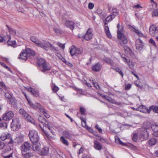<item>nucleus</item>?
Listing matches in <instances>:
<instances>
[{
  "instance_id": "f257e3e1",
  "label": "nucleus",
  "mask_w": 158,
  "mask_h": 158,
  "mask_svg": "<svg viewBox=\"0 0 158 158\" xmlns=\"http://www.w3.org/2000/svg\"><path fill=\"white\" fill-rule=\"evenodd\" d=\"M37 46L46 50H47L48 48L52 51H58V48H57L53 47L48 42L44 40L39 41V42L37 43Z\"/></svg>"
},
{
  "instance_id": "f03ea898",
  "label": "nucleus",
  "mask_w": 158,
  "mask_h": 158,
  "mask_svg": "<svg viewBox=\"0 0 158 158\" xmlns=\"http://www.w3.org/2000/svg\"><path fill=\"white\" fill-rule=\"evenodd\" d=\"M37 63L40 67L41 70L43 72L51 69V66L49 64L47 63L43 59L40 58L39 59Z\"/></svg>"
},
{
  "instance_id": "7ed1b4c3",
  "label": "nucleus",
  "mask_w": 158,
  "mask_h": 158,
  "mask_svg": "<svg viewBox=\"0 0 158 158\" xmlns=\"http://www.w3.org/2000/svg\"><path fill=\"white\" fill-rule=\"evenodd\" d=\"M118 30L117 36L118 38L120 39L123 44H126L127 43L128 41L127 37L123 34V28L122 27H120L118 23L117 25Z\"/></svg>"
},
{
  "instance_id": "20e7f679",
  "label": "nucleus",
  "mask_w": 158,
  "mask_h": 158,
  "mask_svg": "<svg viewBox=\"0 0 158 158\" xmlns=\"http://www.w3.org/2000/svg\"><path fill=\"white\" fill-rule=\"evenodd\" d=\"M29 136L30 140L33 143H37L39 141V138L38 132L35 130L30 131Z\"/></svg>"
},
{
  "instance_id": "39448f33",
  "label": "nucleus",
  "mask_w": 158,
  "mask_h": 158,
  "mask_svg": "<svg viewBox=\"0 0 158 158\" xmlns=\"http://www.w3.org/2000/svg\"><path fill=\"white\" fill-rule=\"evenodd\" d=\"M21 127L19 120L18 118H14L11 124V127L13 130H18Z\"/></svg>"
},
{
  "instance_id": "423d86ee",
  "label": "nucleus",
  "mask_w": 158,
  "mask_h": 158,
  "mask_svg": "<svg viewBox=\"0 0 158 158\" xmlns=\"http://www.w3.org/2000/svg\"><path fill=\"white\" fill-rule=\"evenodd\" d=\"M148 136V133L146 129L144 128L141 129L140 134L139 135V138L141 140L143 141L147 139Z\"/></svg>"
},
{
  "instance_id": "0eeeda50",
  "label": "nucleus",
  "mask_w": 158,
  "mask_h": 158,
  "mask_svg": "<svg viewBox=\"0 0 158 158\" xmlns=\"http://www.w3.org/2000/svg\"><path fill=\"white\" fill-rule=\"evenodd\" d=\"M14 115L12 111H7L2 115V119L5 121H9L12 118Z\"/></svg>"
},
{
  "instance_id": "6e6552de",
  "label": "nucleus",
  "mask_w": 158,
  "mask_h": 158,
  "mask_svg": "<svg viewBox=\"0 0 158 158\" xmlns=\"http://www.w3.org/2000/svg\"><path fill=\"white\" fill-rule=\"evenodd\" d=\"M149 33L150 35L153 36H156L158 35V27L155 25L151 26L149 28Z\"/></svg>"
},
{
  "instance_id": "1a4fd4ad",
  "label": "nucleus",
  "mask_w": 158,
  "mask_h": 158,
  "mask_svg": "<svg viewBox=\"0 0 158 158\" xmlns=\"http://www.w3.org/2000/svg\"><path fill=\"white\" fill-rule=\"evenodd\" d=\"M62 23L64 24L65 26L69 28L72 30H73L74 27L75 23L72 21L70 20H65L63 19V18Z\"/></svg>"
},
{
  "instance_id": "9d476101",
  "label": "nucleus",
  "mask_w": 158,
  "mask_h": 158,
  "mask_svg": "<svg viewBox=\"0 0 158 158\" xmlns=\"http://www.w3.org/2000/svg\"><path fill=\"white\" fill-rule=\"evenodd\" d=\"M38 153L41 156L47 155L49 153V148L47 147H44L39 150Z\"/></svg>"
},
{
  "instance_id": "9b49d317",
  "label": "nucleus",
  "mask_w": 158,
  "mask_h": 158,
  "mask_svg": "<svg viewBox=\"0 0 158 158\" xmlns=\"http://www.w3.org/2000/svg\"><path fill=\"white\" fill-rule=\"evenodd\" d=\"M28 102L29 105L35 110H39L40 111L41 110V109H43L44 107L41 105L39 103H37L35 104H34L29 100H28Z\"/></svg>"
},
{
  "instance_id": "f8f14e48",
  "label": "nucleus",
  "mask_w": 158,
  "mask_h": 158,
  "mask_svg": "<svg viewBox=\"0 0 158 158\" xmlns=\"http://www.w3.org/2000/svg\"><path fill=\"white\" fill-rule=\"evenodd\" d=\"M31 145L28 142H25L21 147V150L22 152H25L29 151L31 148Z\"/></svg>"
},
{
  "instance_id": "ddd939ff",
  "label": "nucleus",
  "mask_w": 158,
  "mask_h": 158,
  "mask_svg": "<svg viewBox=\"0 0 158 158\" xmlns=\"http://www.w3.org/2000/svg\"><path fill=\"white\" fill-rule=\"evenodd\" d=\"M135 110L143 113H150V110L148 109L145 106L141 105L136 108Z\"/></svg>"
},
{
  "instance_id": "4468645a",
  "label": "nucleus",
  "mask_w": 158,
  "mask_h": 158,
  "mask_svg": "<svg viewBox=\"0 0 158 158\" xmlns=\"http://www.w3.org/2000/svg\"><path fill=\"white\" fill-rule=\"evenodd\" d=\"M83 36V38H84L86 40H90L92 37V34L91 30L90 28H89L86 34Z\"/></svg>"
},
{
  "instance_id": "2eb2a0df",
  "label": "nucleus",
  "mask_w": 158,
  "mask_h": 158,
  "mask_svg": "<svg viewBox=\"0 0 158 158\" xmlns=\"http://www.w3.org/2000/svg\"><path fill=\"white\" fill-rule=\"evenodd\" d=\"M135 46L136 49L140 50L143 48V44L140 39L136 40L135 41Z\"/></svg>"
},
{
  "instance_id": "dca6fc26",
  "label": "nucleus",
  "mask_w": 158,
  "mask_h": 158,
  "mask_svg": "<svg viewBox=\"0 0 158 158\" xmlns=\"http://www.w3.org/2000/svg\"><path fill=\"white\" fill-rule=\"evenodd\" d=\"M102 68V65L99 62L95 64L92 67V69L95 72H98L100 71Z\"/></svg>"
},
{
  "instance_id": "f3484780",
  "label": "nucleus",
  "mask_w": 158,
  "mask_h": 158,
  "mask_svg": "<svg viewBox=\"0 0 158 158\" xmlns=\"http://www.w3.org/2000/svg\"><path fill=\"white\" fill-rule=\"evenodd\" d=\"M104 24L105 26L104 29L106 34L108 38H111L112 36L109 31V27L107 25V23L105 22L104 23Z\"/></svg>"
},
{
  "instance_id": "a211bd4d",
  "label": "nucleus",
  "mask_w": 158,
  "mask_h": 158,
  "mask_svg": "<svg viewBox=\"0 0 158 158\" xmlns=\"http://www.w3.org/2000/svg\"><path fill=\"white\" fill-rule=\"evenodd\" d=\"M27 55L26 51L23 50L19 55V58L23 60H26L27 59Z\"/></svg>"
},
{
  "instance_id": "6ab92c4d",
  "label": "nucleus",
  "mask_w": 158,
  "mask_h": 158,
  "mask_svg": "<svg viewBox=\"0 0 158 158\" xmlns=\"http://www.w3.org/2000/svg\"><path fill=\"white\" fill-rule=\"evenodd\" d=\"M16 143L15 139H10L8 143V146L9 147V149H8V150H11L13 148V145Z\"/></svg>"
},
{
  "instance_id": "aec40b11",
  "label": "nucleus",
  "mask_w": 158,
  "mask_h": 158,
  "mask_svg": "<svg viewBox=\"0 0 158 158\" xmlns=\"http://www.w3.org/2000/svg\"><path fill=\"white\" fill-rule=\"evenodd\" d=\"M94 147L95 149L99 150H101L102 148V144L97 140L94 141Z\"/></svg>"
},
{
  "instance_id": "412c9836",
  "label": "nucleus",
  "mask_w": 158,
  "mask_h": 158,
  "mask_svg": "<svg viewBox=\"0 0 158 158\" xmlns=\"http://www.w3.org/2000/svg\"><path fill=\"white\" fill-rule=\"evenodd\" d=\"M23 135L20 134L17 137L15 138V141L16 143H22L23 141Z\"/></svg>"
},
{
  "instance_id": "4be33fe9",
  "label": "nucleus",
  "mask_w": 158,
  "mask_h": 158,
  "mask_svg": "<svg viewBox=\"0 0 158 158\" xmlns=\"http://www.w3.org/2000/svg\"><path fill=\"white\" fill-rule=\"evenodd\" d=\"M7 38L9 39L7 41L8 44L9 45L13 46V47H15L16 44L15 41H10V36L7 35Z\"/></svg>"
},
{
  "instance_id": "5701e85b",
  "label": "nucleus",
  "mask_w": 158,
  "mask_h": 158,
  "mask_svg": "<svg viewBox=\"0 0 158 158\" xmlns=\"http://www.w3.org/2000/svg\"><path fill=\"white\" fill-rule=\"evenodd\" d=\"M60 142L64 145L67 146L69 145V143L67 140L63 136H61L60 139Z\"/></svg>"
},
{
  "instance_id": "b1692460",
  "label": "nucleus",
  "mask_w": 158,
  "mask_h": 158,
  "mask_svg": "<svg viewBox=\"0 0 158 158\" xmlns=\"http://www.w3.org/2000/svg\"><path fill=\"white\" fill-rule=\"evenodd\" d=\"M63 135L67 138L70 139L71 138L72 134L71 132L69 131H64L63 132Z\"/></svg>"
},
{
  "instance_id": "393cba45",
  "label": "nucleus",
  "mask_w": 158,
  "mask_h": 158,
  "mask_svg": "<svg viewBox=\"0 0 158 158\" xmlns=\"http://www.w3.org/2000/svg\"><path fill=\"white\" fill-rule=\"evenodd\" d=\"M25 51L27 53V55H29L30 56H34L35 54V52L32 50L30 48H27L26 49Z\"/></svg>"
},
{
  "instance_id": "a878e982",
  "label": "nucleus",
  "mask_w": 158,
  "mask_h": 158,
  "mask_svg": "<svg viewBox=\"0 0 158 158\" xmlns=\"http://www.w3.org/2000/svg\"><path fill=\"white\" fill-rule=\"evenodd\" d=\"M26 118L29 122L31 123H32L35 125V122L34 119L29 114H27V115L25 116L24 117Z\"/></svg>"
},
{
  "instance_id": "bb28decb",
  "label": "nucleus",
  "mask_w": 158,
  "mask_h": 158,
  "mask_svg": "<svg viewBox=\"0 0 158 158\" xmlns=\"http://www.w3.org/2000/svg\"><path fill=\"white\" fill-rule=\"evenodd\" d=\"M132 31L135 32L140 37H142L143 36V34L138 29L133 27H132Z\"/></svg>"
},
{
  "instance_id": "cd10ccee",
  "label": "nucleus",
  "mask_w": 158,
  "mask_h": 158,
  "mask_svg": "<svg viewBox=\"0 0 158 158\" xmlns=\"http://www.w3.org/2000/svg\"><path fill=\"white\" fill-rule=\"evenodd\" d=\"M17 101L15 98L12 97L10 99V103L14 107L17 106Z\"/></svg>"
},
{
  "instance_id": "c85d7f7f",
  "label": "nucleus",
  "mask_w": 158,
  "mask_h": 158,
  "mask_svg": "<svg viewBox=\"0 0 158 158\" xmlns=\"http://www.w3.org/2000/svg\"><path fill=\"white\" fill-rule=\"evenodd\" d=\"M7 28H8V30L10 33L12 35H15L16 34V31L14 29L9 27L8 25H6Z\"/></svg>"
},
{
  "instance_id": "c756f323",
  "label": "nucleus",
  "mask_w": 158,
  "mask_h": 158,
  "mask_svg": "<svg viewBox=\"0 0 158 158\" xmlns=\"http://www.w3.org/2000/svg\"><path fill=\"white\" fill-rule=\"evenodd\" d=\"M156 139L155 138H151L148 140V144L151 146L154 145L156 143Z\"/></svg>"
},
{
  "instance_id": "7c9ffc66",
  "label": "nucleus",
  "mask_w": 158,
  "mask_h": 158,
  "mask_svg": "<svg viewBox=\"0 0 158 158\" xmlns=\"http://www.w3.org/2000/svg\"><path fill=\"white\" fill-rule=\"evenodd\" d=\"M70 53L71 55L72 56L75 55L76 48H75L74 46H73L72 47L70 48Z\"/></svg>"
},
{
  "instance_id": "2f4dec72",
  "label": "nucleus",
  "mask_w": 158,
  "mask_h": 158,
  "mask_svg": "<svg viewBox=\"0 0 158 158\" xmlns=\"http://www.w3.org/2000/svg\"><path fill=\"white\" fill-rule=\"evenodd\" d=\"M40 112L43 113L45 116L47 118H48L50 117V115L48 113L47 111L44 108V107H43V109H41V110Z\"/></svg>"
},
{
  "instance_id": "473e14b6",
  "label": "nucleus",
  "mask_w": 158,
  "mask_h": 158,
  "mask_svg": "<svg viewBox=\"0 0 158 158\" xmlns=\"http://www.w3.org/2000/svg\"><path fill=\"white\" fill-rule=\"evenodd\" d=\"M22 154L24 157L25 158H29L33 156V153L31 152H27L25 153L22 152Z\"/></svg>"
},
{
  "instance_id": "72a5a7b5",
  "label": "nucleus",
  "mask_w": 158,
  "mask_h": 158,
  "mask_svg": "<svg viewBox=\"0 0 158 158\" xmlns=\"http://www.w3.org/2000/svg\"><path fill=\"white\" fill-rule=\"evenodd\" d=\"M152 110L153 111L158 114V106H152L150 107V109Z\"/></svg>"
},
{
  "instance_id": "f704fd0d",
  "label": "nucleus",
  "mask_w": 158,
  "mask_h": 158,
  "mask_svg": "<svg viewBox=\"0 0 158 158\" xmlns=\"http://www.w3.org/2000/svg\"><path fill=\"white\" fill-rule=\"evenodd\" d=\"M6 88L5 85L3 82H0V93L2 94L4 92L2 91V89H6Z\"/></svg>"
},
{
  "instance_id": "c9c22d12",
  "label": "nucleus",
  "mask_w": 158,
  "mask_h": 158,
  "mask_svg": "<svg viewBox=\"0 0 158 158\" xmlns=\"http://www.w3.org/2000/svg\"><path fill=\"white\" fill-rule=\"evenodd\" d=\"M151 128L154 132V133L158 132V125L156 124H152L151 126Z\"/></svg>"
},
{
  "instance_id": "e433bc0d",
  "label": "nucleus",
  "mask_w": 158,
  "mask_h": 158,
  "mask_svg": "<svg viewBox=\"0 0 158 158\" xmlns=\"http://www.w3.org/2000/svg\"><path fill=\"white\" fill-rule=\"evenodd\" d=\"M2 119L0 118V121H1ZM7 124L6 123H1L0 122V128L2 129H5L7 127Z\"/></svg>"
},
{
  "instance_id": "4c0bfd02",
  "label": "nucleus",
  "mask_w": 158,
  "mask_h": 158,
  "mask_svg": "<svg viewBox=\"0 0 158 158\" xmlns=\"http://www.w3.org/2000/svg\"><path fill=\"white\" fill-rule=\"evenodd\" d=\"M19 113L22 115L23 117H24L27 115V113L22 108L20 109L19 111Z\"/></svg>"
},
{
  "instance_id": "58836bf2",
  "label": "nucleus",
  "mask_w": 158,
  "mask_h": 158,
  "mask_svg": "<svg viewBox=\"0 0 158 158\" xmlns=\"http://www.w3.org/2000/svg\"><path fill=\"white\" fill-rule=\"evenodd\" d=\"M123 48L126 53H130L131 52V49L127 46H124L123 47Z\"/></svg>"
},
{
  "instance_id": "ea45409f",
  "label": "nucleus",
  "mask_w": 158,
  "mask_h": 158,
  "mask_svg": "<svg viewBox=\"0 0 158 158\" xmlns=\"http://www.w3.org/2000/svg\"><path fill=\"white\" fill-rule=\"evenodd\" d=\"M30 40L31 41L35 43L37 45V43H38L39 41L36 37L35 36L31 37Z\"/></svg>"
},
{
  "instance_id": "a19ab883",
  "label": "nucleus",
  "mask_w": 158,
  "mask_h": 158,
  "mask_svg": "<svg viewBox=\"0 0 158 158\" xmlns=\"http://www.w3.org/2000/svg\"><path fill=\"white\" fill-rule=\"evenodd\" d=\"M92 83L93 84L94 86L97 89L99 90L100 89V87L99 85L97 82H94V81L92 80Z\"/></svg>"
},
{
  "instance_id": "79ce46f5",
  "label": "nucleus",
  "mask_w": 158,
  "mask_h": 158,
  "mask_svg": "<svg viewBox=\"0 0 158 158\" xmlns=\"http://www.w3.org/2000/svg\"><path fill=\"white\" fill-rule=\"evenodd\" d=\"M121 56L123 58V60L125 63L128 64L129 62H130L129 60L127 59V58L125 57V54H123L121 55Z\"/></svg>"
},
{
  "instance_id": "37998d69",
  "label": "nucleus",
  "mask_w": 158,
  "mask_h": 158,
  "mask_svg": "<svg viewBox=\"0 0 158 158\" xmlns=\"http://www.w3.org/2000/svg\"><path fill=\"white\" fill-rule=\"evenodd\" d=\"M103 97L108 101L113 103L114 100L111 98L110 97L107 96H103Z\"/></svg>"
},
{
  "instance_id": "c03bdc74",
  "label": "nucleus",
  "mask_w": 158,
  "mask_h": 158,
  "mask_svg": "<svg viewBox=\"0 0 158 158\" xmlns=\"http://www.w3.org/2000/svg\"><path fill=\"white\" fill-rule=\"evenodd\" d=\"M33 144H34L32 146V150L35 151H37L39 148V146L38 145H36V143Z\"/></svg>"
},
{
  "instance_id": "a18cd8bd",
  "label": "nucleus",
  "mask_w": 158,
  "mask_h": 158,
  "mask_svg": "<svg viewBox=\"0 0 158 158\" xmlns=\"http://www.w3.org/2000/svg\"><path fill=\"white\" fill-rule=\"evenodd\" d=\"M38 120L42 123H44L46 122V119L43 117L41 116H39Z\"/></svg>"
},
{
  "instance_id": "49530a36",
  "label": "nucleus",
  "mask_w": 158,
  "mask_h": 158,
  "mask_svg": "<svg viewBox=\"0 0 158 158\" xmlns=\"http://www.w3.org/2000/svg\"><path fill=\"white\" fill-rule=\"evenodd\" d=\"M2 66L4 67L6 69H7L8 71H10L11 73H12V71L4 63L0 62Z\"/></svg>"
},
{
  "instance_id": "de8ad7c7",
  "label": "nucleus",
  "mask_w": 158,
  "mask_h": 158,
  "mask_svg": "<svg viewBox=\"0 0 158 158\" xmlns=\"http://www.w3.org/2000/svg\"><path fill=\"white\" fill-rule=\"evenodd\" d=\"M10 137V135L9 134L8 135H2L0 137V138L2 141L5 140L6 139H7L8 137Z\"/></svg>"
},
{
  "instance_id": "09e8293b",
  "label": "nucleus",
  "mask_w": 158,
  "mask_h": 158,
  "mask_svg": "<svg viewBox=\"0 0 158 158\" xmlns=\"http://www.w3.org/2000/svg\"><path fill=\"white\" fill-rule=\"evenodd\" d=\"M115 142L116 143L118 144H119L121 145H125V143L122 142L120 139L118 138V139H115Z\"/></svg>"
},
{
  "instance_id": "8fccbe9b",
  "label": "nucleus",
  "mask_w": 158,
  "mask_h": 158,
  "mask_svg": "<svg viewBox=\"0 0 158 158\" xmlns=\"http://www.w3.org/2000/svg\"><path fill=\"white\" fill-rule=\"evenodd\" d=\"M82 52V50L81 49L76 48L75 55L81 54Z\"/></svg>"
},
{
  "instance_id": "3c124183",
  "label": "nucleus",
  "mask_w": 158,
  "mask_h": 158,
  "mask_svg": "<svg viewBox=\"0 0 158 158\" xmlns=\"http://www.w3.org/2000/svg\"><path fill=\"white\" fill-rule=\"evenodd\" d=\"M113 18L110 15L107 16L106 19V21L110 22L111 21Z\"/></svg>"
},
{
  "instance_id": "603ef678",
  "label": "nucleus",
  "mask_w": 158,
  "mask_h": 158,
  "mask_svg": "<svg viewBox=\"0 0 158 158\" xmlns=\"http://www.w3.org/2000/svg\"><path fill=\"white\" fill-rule=\"evenodd\" d=\"M102 60L107 63V64H110L111 63V60L107 57H104Z\"/></svg>"
},
{
  "instance_id": "864d4df0",
  "label": "nucleus",
  "mask_w": 158,
  "mask_h": 158,
  "mask_svg": "<svg viewBox=\"0 0 158 158\" xmlns=\"http://www.w3.org/2000/svg\"><path fill=\"white\" fill-rule=\"evenodd\" d=\"M115 70L116 72H118L121 76L123 77V73L120 69L119 68H116L115 69Z\"/></svg>"
},
{
  "instance_id": "5fc2aeb1",
  "label": "nucleus",
  "mask_w": 158,
  "mask_h": 158,
  "mask_svg": "<svg viewBox=\"0 0 158 158\" xmlns=\"http://www.w3.org/2000/svg\"><path fill=\"white\" fill-rule=\"evenodd\" d=\"M65 44H62L61 43L58 42L57 44V45L59 46V47L62 48L63 49H64L65 48Z\"/></svg>"
},
{
  "instance_id": "6e6d98bb",
  "label": "nucleus",
  "mask_w": 158,
  "mask_h": 158,
  "mask_svg": "<svg viewBox=\"0 0 158 158\" xmlns=\"http://www.w3.org/2000/svg\"><path fill=\"white\" fill-rule=\"evenodd\" d=\"M85 109L82 107H80V112L81 114L82 115H85Z\"/></svg>"
},
{
  "instance_id": "4d7b16f0",
  "label": "nucleus",
  "mask_w": 158,
  "mask_h": 158,
  "mask_svg": "<svg viewBox=\"0 0 158 158\" xmlns=\"http://www.w3.org/2000/svg\"><path fill=\"white\" fill-rule=\"evenodd\" d=\"M131 84H125V89L126 90H129L131 88Z\"/></svg>"
},
{
  "instance_id": "13d9d810",
  "label": "nucleus",
  "mask_w": 158,
  "mask_h": 158,
  "mask_svg": "<svg viewBox=\"0 0 158 158\" xmlns=\"http://www.w3.org/2000/svg\"><path fill=\"white\" fill-rule=\"evenodd\" d=\"M80 119L82 121V122L83 123H82V125L84 127L86 125V122L85 120L83 117H81Z\"/></svg>"
},
{
  "instance_id": "bf43d9fd",
  "label": "nucleus",
  "mask_w": 158,
  "mask_h": 158,
  "mask_svg": "<svg viewBox=\"0 0 158 158\" xmlns=\"http://www.w3.org/2000/svg\"><path fill=\"white\" fill-rule=\"evenodd\" d=\"M52 89L53 92H56L59 90V88L56 85H54L52 88Z\"/></svg>"
},
{
  "instance_id": "052dcab7",
  "label": "nucleus",
  "mask_w": 158,
  "mask_h": 158,
  "mask_svg": "<svg viewBox=\"0 0 158 158\" xmlns=\"http://www.w3.org/2000/svg\"><path fill=\"white\" fill-rule=\"evenodd\" d=\"M133 8L135 9H139L140 8H142V7L140 5L138 4L136 5H134L133 6Z\"/></svg>"
},
{
  "instance_id": "680f3d73",
  "label": "nucleus",
  "mask_w": 158,
  "mask_h": 158,
  "mask_svg": "<svg viewBox=\"0 0 158 158\" xmlns=\"http://www.w3.org/2000/svg\"><path fill=\"white\" fill-rule=\"evenodd\" d=\"M96 129H97L98 131H99V132L100 133H102V129L99 127V125L98 124H97L95 125V127Z\"/></svg>"
},
{
  "instance_id": "e2e57ef3",
  "label": "nucleus",
  "mask_w": 158,
  "mask_h": 158,
  "mask_svg": "<svg viewBox=\"0 0 158 158\" xmlns=\"http://www.w3.org/2000/svg\"><path fill=\"white\" fill-rule=\"evenodd\" d=\"M5 96L6 98L9 99L12 98L11 96L8 93H5Z\"/></svg>"
},
{
  "instance_id": "0e129e2a",
  "label": "nucleus",
  "mask_w": 158,
  "mask_h": 158,
  "mask_svg": "<svg viewBox=\"0 0 158 158\" xmlns=\"http://www.w3.org/2000/svg\"><path fill=\"white\" fill-rule=\"evenodd\" d=\"M137 139V135L136 134H134L132 137V140L134 142H136Z\"/></svg>"
},
{
  "instance_id": "69168bd1",
  "label": "nucleus",
  "mask_w": 158,
  "mask_h": 158,
  "mask_svg": "<svg viewBox=\"0 0 158 158\" xmlns=\"http://www.w3.org/2000/svg\"><path fill=\"white\" fill-rule=\"evenodd\" d=\"M152 15L153 16H158V9L156 10L153 11Z\"/></svg>"
},
{
  "instance_id": "338daca9",
  "label": "nucleus",
  "mask_w": 158,
  "mask_h": 158,
  "mask_svg": "<svg viewBox=\"0 0 158 158\" xmlns=\"http://www.w3.org/2000/svg\"><path fill=\"white\" fill-rule=\"evenodd\" d=\"M54 30L55 31V32L57 34H59L61 33L60 30L58 28H54Z\"/></svg>"
},
{
  "instance_id": "774afa93",
  "label": "nucleus",
  "mask_w": 158,
  "mask_h": 158,
  "mask_svg": "<svg viewBox=\"0 0 158 158\" xmlns=\"http://www.w3.org/2000/svg\"><path fill=\"white\" fill-rule=\"evenodd\" d=\"M2 156L4 158H12V153H11L7 156L3 155Z\"/></svg>"
}]
</instances>
